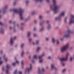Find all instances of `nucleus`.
I'll use <instances>...</instances> for the list:
<instances>
[{"instance_id":"nucleus-1","label":"nucleus","mask_w":74,"mask_h":74,"mask_svg":"<svg viewBox=\"0 0 74 74\" xmlns=\"http://www.w3.org/2000/svg\"><path fill=\"white\" fill-rule=\"evenodd\" d=\"M52 1L53 3V5H50V10H53L55 14H56L59 11L58 9L59 8V6L56 5V0H52Z\"/></svg>"},{"instance_id":"nucleus-2","label":"nucleus","mask_w":74,"mask_h":74,"mask_svg":"<svg viewBox=\"0 0 74 74\" xmlns=\"http://www.w3.org/2000/svg\"><path fill=\"white\" fill-rule=\"evenodd\" d=\"M19 11L17 10V9H15L13 10V12L16 14H19L20 19L21 20H23V14L24 12V10L21 8H20L18 9Z\"/></svg>"},{"instance_id":"nucleus-3","label":"nucleus","mask_w":74,"mask_h":74,"mask_svg":"<svg viewBox=\"0 0 74 74\" xmlns=\"http://www.w3.org/2000/svg\"><path fill=\"white\" fill-rule=\"evenodd\" d=\"M70 33H73V32H70V30H68L67 32H65V33L63 36V38H60V40L61 41H63L64 38H67V37H70Z\"/></svg>"},{"instance_id":"nucleus-4","label":"nucleus","mask_w":74,"mask_h":74,"mask_svg":"<svg viewBox=\"0 0 74 74\" xmlns=\"http://www.w3.org/2000/svg\"><path fill=\"white\" fill-rule=\"evenodd\" d=\"M65 13H66L65 11H63L61 13L58 17H56L55 19L57 21H60L61 19L62 16H64L65 15Z\"/></svg>"},{"instance_id":"nucleus-5","label":"nucleus","mask_w":74,"mask_h":74,"mask_svg":"<svg viewBox=\"0 0 74 74\" xmlns=\"http://www.w3.org/2000/svg\"><path fill=\"white\" fill-rule=\"evenodd\" d=\"M69 43H67L66 45L62 47L61 48V51L62 52H64L69 47Z\"/></svg>"},{"instance_id":"nucleus-6","label":"nucleus","mask_w":74,"mask_h":74,"mask_svg":"<svg viewBox=\"0 0 74 74\" xmlns=\"http://www.w3.org/2000/svg\"><path fill=\"white\" fill-rule=\"evenodd\" d=\"M70 55V54L69 53H67L66 54L65 58H60V60L61 63H63V61L64 60H67L68 58V56Z\"/></svg>"},{"instance_id":"nucleus-7","label":"nucleus","mask_w":74,"mask_h":74,"mask_svg":"<svg viewBox=\"0 0 74 74\" xmlns=\"http://www.w3.org/2000/svg\"><path fill=\"white\" fill-rule=\"evenodd\" d=\"M45 55V53H43L41 55L38 56V58L39 59V63H42V62L43 61V59L42 58V57L44 56Z\"/></svg>"},{"instance_id":"nucleus-8","label":"nucleus","mask_w":74,"mask_h":74,"mask_svg":"<svg viewBox=\"0 0 74 74\" xmlns=\"http://www.w3.org/2000/svg\"><path fill=\"white\" fill-rule=\"evenodd\" d=\"M8 8V5H5L3 8H2L1 9H0V14L1 12L2 11H3V14H4L5 12L6 11V9Z\"/></svg>"},{"instance_id":"nucleus-9","label":"nucleus","mask_w":74,"mask_h":74,"mask_svg":"<svg viewBox=\"0 0 74 74\" xmlns=\"http://www.w3.org/2000/svg\"><path fill=\"white\" fill-rule=\"evenodd\" d=\"M73 23H74V16L73 15H71L70 19L69 24H71Z\"/></svg>"},{"instance_id":"nucleus-10","label":"nucleus","mask_w":74,"mask_h":74,"mask_svg":"<svg viewBox=\"0 0 74 74\" xmlns=\"http://www.w3.org/2000/svg\"><path fill=\"white\" fill-rule=\"evenodd\" d=\"M32 65L31 64H30L29 67L26 68L25 71V72L26 73L27 71V72L29 73L30 71L32 70Z\"/></svg>"},{"instance_id":"nucleus-11","label":"nucleus","mask_w":74,"mask_h":74,"mask_svg":"<svg viewBox=\"0 0 74 74\" xmlns=\"http://www.w3.org/2000/svg\"><path fill=\"white\" fill-rule=\"evenodd\" d=\"M16 38V37L15 36L14 38H11L10 40V44L11 45H13L14 42V40H15Z\"/></svg>"},{"instance_id":"nucleus-12","label":"nucleus","mask_w":74,"mask_h":74,"mask_svg":"<svg viewBox=\"0 0 74 74\" xmlns=\"http://www.w3.org/2000/svg\"><path fill=\"white\" fill-rule=\"evenodd\" d=\"M6 68H7V69L6 71V73L7 74H8V71H9V69H10V66H9V65H8V64H7V65H6Z\"/></svg>"},{"instance_id":"nucleus-13","label":"nucleus","mask_w":74,"mask_h":74,"mask_svg":"<svg viewBox=\"0 0 74 74\" xmlns=\"http://www.w3.org/2000/svg\"><path fill=\"white\" fill-rule=\"evenodd\" d=\"M39 42H40L39 41V40H36L35 42H32V44L34 45H37L38 44H39Z\"/></svg>"},{"instance_id":"nucleus-14","label":"nucleus","mask_w":74,"mask_h":74,"mask_svg":"<svg viewBox=\"0 0 74 74\" xmlns=\"http://www.w3.org/2000/svg\"><path fill=\"white\" fill-rule=\"evenodd\" d=\"M38 73L39 74L41 73V72L42 71V72H44V69H42L41 70H40V68H38Z\"/></svg>"},{"instance_id":"nucleus-15","label":"nucleus","mask_w":74,"mask_h":74,"mask_svg":"<svg viewBox=\"0 0 74 74\" xmlns=\"http://www.w3.org/2000/svg\"><path fill=\"white\" fill-rule=\"evenodd\" d=\"M15 59L16 60V62L15 63H12V65L13 66H15V64H16V63H17V64H18L19 63V61H17L16 60V58H15Z\"/></svg>"},{"instance_id":"nucleus-16","label":"nucleus","mask_w":74,"mask_h":74,"mask_svg":"<svg viewBox=\"0 0 74 74\" xmlns=\"http://www.w3.org/2000/svg\"><path fill=\"white\" fill-rule=\"evenodd\" d=\"M51 69H56V67L54 66V65L53 64H51Z\"/></svg>"},{"instance_id":"nucleus-17","label":"nucleus","mask_w":74,"mask_h":74,"mask_svg":"<svg viewBox=\"0 0 74 74\" xmlns=\"http://www.w3.org/2000/svg\"><path fill=\"white\" fill-rule=\"evenodd\" d=\"M45 21L44 20L42 21V23L41 22H40V25L41 26L43 24H44V23H45Z\"/></svg>"},{"instance_id":"nucleus-18","label":"nucleus","mask_w":74,"mask_h":74,"mask_svg":"<svg viewBox=\"0 0 74 74\" xmlns=\"http://www.w3.org/2000/svg\"><path fill=\"white\" fill-rule=\"evenodd\" d=\"M51 28V25L50 24H48L47 26V29L49 30Z\"/></svg>"},{"instance_id":"nucleus-19","label":"nucleus","mask_w":74,"mask_h":74,"mask_svg":"<svg viewBox=\"0 0 74 74\" xmlns=\"http://www.w3.org/2000/svg\"><path fill=\"white\" fill-rule=\"evenodd\" d=\"M51 41L53 44H54V43L55 42V38H52Z\"/></svg>"},{"instance_id":"nucleus-20","label":"nucleus","mask_w":74,"mask_h":74,"mask_svg":"<svg viewBox=\"0 0 74 74\" xmlns=\"http://www.w3.org/2000/svg\"><path fill=\"white\" fill-rule=\"evenodd\" d=\"M41 49V47H37V49L36 50L37 52H38L39 51V50Z\"/></svg>"},{"instance_id":"nucleus-21","label":"nucleus","mask_w":74,"mask_h":74,"mask_svg":"<svg viewBox=\"0 0 74 74\" xmlns=\"http://www.w3.org/2000/svg\"><path fill=\"white\" fill-rule=\"evenodd\" d=\"M37 57L36 55H34L33 56V59H37Z\"/></svg>"},{"instance_id":"nucleus-22","label":"nucleus","mask_w":74,"mask_h":74,"mask_svg":"<svg viewBox=\"0 0 74 74\" xmlns=\"http://www.w3.org/2000/svg\"><path fill=\"white\" fill-rule=\"evenodd\" d=\"M5 55H3V59L5 60L6 62H7V58H5Z\"/></svg>"},{"instance_id":"nucleus-23","label":"nucleus","mask_w":74,"mask_h":74,"mask_svg":"<svg viewBox=\"0 0 74 74\" xmlns=\"http://www.w3.org/2000/svg\"><path fill=\"white\" fill-rule=\"evenodd\" d=\"M31 34V32H28L27 33V37H29L30 36Z\"/></svg>"},{"instance_id":"nucleus-24","label":"nucleus","mask_w":74,"mask_h":74,"mask_svg":"<svg viewBox=\"0 0 74 74\" xmlns=\"http://www.w3.org/2000/svg\"><path fill=\"white\" fill-rule=\"evenodd\" d=\"M30 2V1L29 0H26L25 1V4L26 5H28L29 4V2Z\"/></svg>"},{"instance_id":"nucleus-25","label":"nucleus","mask_w":74,"mask_h":74,"mask_svg":"<svg viewBox=\"0 0 74 74\" xmlns=\"http://www.w3.org/2000/svg\"><path fill=\"white\" fill-rule=\"evenodd\" d=\"M24 51H23L21 54V56H22V57H23V55H24Z\"/></svg>"},{"instance_id":"nucleus-26","label":"nucleus","mask_w":74,"mask_h":74,"mask_svg":"<svg viewBox=\"0 0 74 74\" xmlns=\"http://www.w3.org/2000/svg\"><path fill=\"white\" fill-rule=\"evenodd\" d=\"M3 61L1 60V57H0V65L3 64Z\"/></svg>"},{"instance_id":"nucleus-27","label":"nucleus","mask_w":74,"mask_h":74,"mask_svg":"<svg viewBox=\"0 0 74 74\" xmlns=\"http://www.w3.org/2000/svg\"><path fill=\"white\" fill-rule=\"evenodd\" d=\"M66 70V69H62V73H64Z\"/></svg>"},{"instance_id":"nucleus-28","label":"nucleus","mask_w":74,"mask_h":74,"mask_svg":"<svg viewBox=\"0 0 74 74\" xmlns=\"http://www.w3.org/2000/svg\"><path fill=\"white\" fill-rule=\"evenodd\" d=\"M21 67L22 68V66L24 65V62L23 61H22L21 62Z\"/></svg>"},{"instance_id":"nucleus-29","label":"nucleus","mask_w":74,"mask_h":74,"mask_svg":"<svg viewBox=\"0 0 74 74\" xmlns=\"http://www.w3.org/2000/svg\"><path fill=\"white\" fill-rule=\"evenodd\" d=\"M46 41H48L49 40V37H47L45 38Z\"/></svg>"},{"instance_id":"nucleus-30","label":"nucleus","mask_w":74,"mask_h":74,"mask_svg":"<svg viewBox=\"0 0 74 74\" xmlns=\"http://www.w3.org/2000/svg\"><path fill=\"white\" fill-rule=\"evenodd\" d=\"M67 18L66 17L65 18L64 20V23H67Z\"/></svg>"},{"instance_id":"nucleus-31","label":"nucleus","mask_w":74,"mask_h":74,"mask_svg":"<svg viewBox=\"0 0 74 74\" xmlns=\"http://www.w3.org/2000/svg\"><path fill=\"white\" fill-rule=\"evenodd\" d=\"M43 30H44V27H42L39 30V32H42L43 31Z\"/></svg>"},{"instance_id":"nucleus-32","label":"nucleus","mask_w":74,"mask_h":74,"mask_svg":"<svg viewBox=\"0 0 74 74\" xmlns=\"http://www.w3.org/2000/svg\"><path fill=\"white\" fill-rule=\"evenodd\" d=\"M24 45H25V44L23 43H22L21 45V48H23L24 47Z\"/></svg>"},{"instance_id":"nucleus-33","label":"nucleus","mask_w":74,"mask_h":74,"mask_svg":"<svg viewBox=\"0 0 74 74\" xmlns=\"http://www.w3.org/2000/svg\"><path fill=\"white\" fill-rule=\"evenodd\" d=\"M36 12V11H34L32 12V15H34V14H35Z\"/></svg>"},{"instance_id":"nucleus-34","label":"nucleus","mask_w":74,"mask_h":74,"mask_svg":"<svg viewBox=\"0 0 74 74\" xmlns=\"http://www.w3.org/2000/svg\"><path fill=\"white\" fill-rule=\"evenodd\" d=\"M17 74V70H16L14 73V74Z\"/></svg>"},{"instance_id":"nucleus-35","label":"nucleus","mask_w":74,"mask_h":74,"mask_svg":"<svg viewBox=\"0 0 74 74\" xmlns=\"http://www.w3.org/2000/svg\"><path fill=\"white\" fill-rule=\"evenodd\" d=\"M56 42L57 45H59V40H57Z\"/></svg>"},{"instance_id":"nucleus-36","label":"nucleus","mask_w":74,"mask_h":74,"mask_svg":"<svg viewBox=\"0 0 74 74\" xmlns=\"http://www.w3.org/2000/svg\"><path fill=\"white\" fill-rule=\"evenodd\" d=\"M43 0H36V1H39V2H42Z\"/></svg>"},{"instance_id":"nucleus-37","label":"nucleus","mask_w":74,"mask_h":74,"mask_svg":"<svg viewBox=\"0 0 74 74\" xmlns=\"http://www.w3.org/2000/svg\"><path fill=\"white\" fill-rule=\"evenodd\" d=\"M28 41L29 42H30V41H32V38H29L28 39Z\"/></svg>"},{"instance_id":"nucleus-38","label":"nucleus","mask_w":74,"mask_h":74,"mask_svg":"<svg viewBox=\"0 0 74 74\" xmlns=\"http://www.w3.org/2000/svg\"><path fill=\"white\" fill-rule=\"evenodd\" d=\"M39 18L40 19H42L43 18V16L42 15H39Z\"/></svg>"},{"instance_id":"nucleus-39","label":"nucleus","mask_w":74,"mask_h":74,"mask_svg":"<svg viewBox=\"0 0 74 74\" xmlns=\"http://www.w3.org/2000/svg\"><path fill=\"white\" fill-rule=\"evenodd\" d=\"M36 30H37V28H36V27H34V29H33V31H36Z\"/></svg>"},{"instance_id":"nucleus-40","label":"nucleus","mask_w":74,"mask_h":74,"mask_svg":"<svg viewBox=\"0 0 74 74\" xmlns=\"http://www.w3.org/2000/svg\"><path fill=\"white\" fill-rule=\"evenodd\" d=\"M0 53L1 55H2L3 53V50H1L0 51Z\"/></svg>"},{"instance_id":"nucleus-41","label":"nucleus","mask_w":74,"mask_h":74,"mask_svg":"<svg viewBox=\"0 0 74 74\" xmlns=\"http://www.w3.org/2000/svg\"><path fill=\"white\" fill-rule=\"evenodd\" d=\"M0 32L1 33H3V29H1Z\"/></svg>"},{"instance_id":"nucleus-42","label":"nucleus","mask_w":74,"mask_h":74,"mask_svg":"<svg viewBox=\"0 0 74 74\" xmlns=\"http://www.w3.org/2000/svg\"><path fill=\"white\" fill-rule=\"evenodd\" d=\"M33 36L34 37H36L37 34H34Z\"/></svg>"},{"instance_id":"nucleus-43","label":"nucleus","mask_w":74,"mask_h":74,"mask_svg":"<svg viewBox=\"0 0 74 74\" xmlns=\"http://www.w3.org/2000/svg\"><path fill=\"white\" fill-rule=\"evenodd\" d=\"M37 23V21L36 20H35L34 21V23Z\"/></svg>"},{"instance_id":"nucleus-44","label":"nucleus","mask_w":74,"mask_h":74,"mask_svg":"<svg viewBox=\"0 0 74 74\" xmlns=\"http://www.w3.org/2000/svg\"><path fill=\"white\" fill-rule=\"evenodd\" d=\"M2 70L3 71H4V67L3 66L2 68Z\"/></svg>"},{"instance_id":"nucleus-45","label":"nucleus","mask_w":74,"mask_h":74,"mask_svg":"<svg viewBox=\"0 0 74 74\" xmlns=\"http://www.w3.org/2000/svg\"><path fill=\"white\" fill-rule=\"evenodd\" d=\"M32 63H34L35 62V61H34V60H32Z\"/></svg>"},{"instance_id":"nucleus-46","label":"nucleus","mask_w":74,"mask_h":74,"mask_svg":"<svg viewBox=\"0 0 74 74\" xmlns=\"http://www.w3.org/2000/svg\"><path fill=\"white\" fill-rule=\"evenodd\" d=\"M72 59H73L72 57H71L70 58V61H71V60H72Z\"/></svg>"},{"instance_id":"nucleus-47","label":"nucleus","mask_w":74,"mask_h":74,"mask_svg":"<svg viewBox=\"0 0 74 74\" xmlns=\"http://www.w3.org/2000/svg\"><path fill=\"white\" fill-rule=\"evenodd\" d=\"M51 58L50 56L48 57V59H51Z\"/></svg>"},{"instance_id":"nucleus-48","label":"nucleus","mask_w":74,"mask_h":74,"mask_svg":"<svg viewBox=\"0 0 74 74\" xmlns=\"http://www.w3.org/2000/svg\"><path fill=\"white\" fill-rule=\"evenodd\" d=\"M3 24L2 23L0 22V25H3Z\"/></svg>"},{"instance_id":"nucleus-49","label":"nucleus","mask_w":74,"mask_h":74,"mask_svg":"<svg viewBox=\"0 0 74 74\" xmlns=\"http://www.w3.org/2000/svg\"><path fill=\"white\" fill-rule=\"evenodd\" d=\"M23 30V27H22L21 28V30Z\"/></svg>"},{"instance_id":"nucleus-50","label":"nucleus","mask_w":74,"mask_h":74,"mask_svg":"<svg viewBox=\"0 0 74 74\" xmlns=\"http://www.w3.org/2000/svg\"><path fill=\"white\" fill-rule=\"evenodd\" d=\"M46 23H49V21L48 20L47 21H46Z\"/></svg>"},{"instance_id":"nucleus-51","label":"nucleus","mask_w":74,"mask_h":74,"mask_svg":"<svg viewBox=\"0 0 74 74\" xmlns=\"http://www.w3.org/2000/svg\"><path fill=\"white\" fill-rule=\"evenodd\" d=\"M19 74H22V72H21V71L19 72Z\"/></svg>"},{"instance_id":"nucleus-52","label":"nucleus","mask_w":74,"mask_h":74,"mask_svg":"<svg viewBox=\"0 0 74 74\" xmlns=\"http://www.w3.org/2000/svg\"><path fill=\"white\" fill-rule=\"evenodd\" d=\"M28 58H29V59H30V58H31V56H29L28 57Z\"/></svg>"},{"instance_id":"nucleus-53","label":"nucleus","mask_w":74,"mask_h":74,"mask_svg":"<svg viewBox=\"0 0 74 74\" xmlns=\"http://www.w3.org/2000/svg\"><path fill=\"white\" fill-rule=\"evenodd\" d=\"M15 4H16V3H15V2L14 3V5H15Z\"/></svg>"},{"instance_id":"nucleus-54","label":"nucleus","mask_w":74,"mask_h":74,"mask_svg":"<svg viewBox=\"0 0 74 74\" xmlns=\"http://www.w3.org/2000/svg\"><path fill=\"white\" fill-rule=\"evenodd\" d=\"M47 2H49V0H46Z\"/></svg>"},{"instance_id":"nucleus-55","label":"nucleus","mask_w":74,"mask_h":74,"mask_svg":"<svg viewBox=\"0 0 74 74\" xmlns=\"http://www.w3.org/2000/svg\"><path fill=\"white\" fill-rule=\"evenodd\" d=\"M62 66H64V63H62Z\"/></svg>"},{"instance_id":"nucleus-56","label":"nucleus","mask_w":74,"mask_h":74,"mask_svg":"<svg viewBox=\"0 0 74 74\" xmlns=\"http://www.w3.org/2000/svg\"><path fill=\"white\" fill-rule=\"evenodd\" d=\"M48 68H49V67H48V66H46V69H48Z\"/></svg>"},{"instance_id":"nucleus-57","label":"nucleus","mask_w":74,"mask_h":74,"mask_svg":"<svg viewBox=\"0 0 74 74\" xmlns=\"http://www.w3.org/2000/svg\"><path fill=\"white\" fill-rule=\"evenodd\" d=\"M12 10H13L12 9H10V11H12Z\"/></svg>"},{"instance_id":"nucleus-58","label":"nucleus","mask_w":74,"mask_h":74,"mask_svg":"<svg viewBox=\"0 0 74 74\" xmlns=\"http://www.w3.org/2000/svg\"><path fill=\"white\" fill-rule=\"evenodd\" d=\"M9 23H11V21H9Z\"/></svg>"},{"instance_id":"nucleus-59","label":"nucleus","mask_w":74,"mask_h":74,"mask_svg":"<svg viewBox=\"0 0 74 74\" xmlns=\"http://www.w3.org/2000/svg\"><path fill=\"white\" fill-rule=\"evenodd\" d=\"M58 28H59V27H56V29H58Z\"/></svg>"},{"instance_id":"nucleus-60","label":"nucleus","mask_w":74,"mask_h":74,"mask_svg":"<svg viewBox=\"0 0 74 74\" xmlns=\"http://www.w3.org/2000/svg\"><path fill=\"white\" fill-rule=\"evenodd\" d=\"M18 45H15V47H17V46Z\"/></svg>"},{"instance_id":"nucleus-61","label":"nucleus","mask_w":74,"mask_h":74,"mask_svg":"<svg viewBox=\"0 0 74 74\" xmlns=\"http://www.w3.org/2000/svg\"><path fill=\"white\" fill-rule=\"evenodd\" d=\"M17 26L18 27V26H19V25L18 24H17Z\"/></svg>"},{"instance_id":"nucleus-62","label":"nucleus","mask_w":74,"mask_h":74,"mask_svg":"<svg viewBox=\"0 0 74 74\" xmlns=\"http://www.w3.org/2000/svg\"><path fill=\"white\" fill-rule=\"evenodd\" d=\"M11 27H10V29H11Z\"/></svg>"},{"instance_id":"nucleus-63","label":"nucleus","mask_w":74,"mask_h":74,"mask_svg":"<svg viewBox=\"0 0 74 74\" xmlns=\"http://www.w3.org/2000/svg\"><path fill=\"white\" fill-rule=\"evenodd\" d=\"M29 17L28 18H27V20L29 19Z\"/></svg>"},{"instance_id":"nucleus-64","label":"nucleus","mask_w":74,"mask_h":74,"mask_svg":"<svg viewBox=\"0 0 74 74\" xmlns=\"http://www.w3.org/2000/svg\"><path fill=\"white\" fill-rule=\"evenodd\" d=\"M73 59H74V54L73 55Z\"/></svg>"}]
</instances>
